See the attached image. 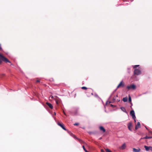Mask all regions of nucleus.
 Returning a JSON list of instances; mask_svg holds the SVG:
<instances>
[{
    "label": "nucleus",
    "mask_w": 152,
    "mask_h": 152,
    "mask_svg": "<svg viewBox=\"0 0 152 152\" xmlns=\"http://www.w3.org/2000/svg\"><path fill=\"white\" fill-rule=\"evenodd\" d=\"M106 152H112L111 151L108 149H106Z\"/></svg>",
    "instance_id": "nucleus-22"
},
{
    "label": "nucleus",
    "mask_w": 152,
    "mask_h": 152,
    "mask_svg": "<svg viewBox=\"0 0 152 152\" xmlns=\"http://www.w3.org/2000/svg\"><path fill=\"white\" fill-rule=\"evenodd\" d=\"M132 126H133L132 122H130L128 124V127L130 131H132L131 128L132 127Z\"/></svg>",
    "instance_id": "nucleus-9"
},
{
    "label": "nucleus",
    "mask_w": 152,
    "mask_h": 152,
    "mask_svg": "<svg viewBox=\"0 0 152 152\" xmlns=\"http://www.w3.org/2000/svg\"><path fill=\"white\" fill-rule=\"evenodd\" d=\"M79 125V123H76L74 124V125L75 126H78Z\"/></svg>",
    "instance_id": "nucleus-26"
},
{
    "label": "nucleus",
    "mask_w": 152,
    "mask_h": 152,
    "mask_svg": "<svg viewBox=\"0 0 152 152\" xmlns=\"http://www.w3.org/2000/svg\"><path fill=\"white\" fill-rule=\"evenodd\" d=\"M102 139V137H100V138L99 139V140H100L101 139Z\"/></svg>",
    "instance_id": "nucleus-32"
},
{
    "label": "nucleus",
    "mask_w": 152,
    "mask_h": 152,
    "mask_svg": "<svg viewBox=\"0 0 152 152\" xmlns=\"http://www.w3.org/2000/svg\"><path fill=\"white\" fill-rule=\"evenodd\" d=\"M46 104L51 109H52L53 108V106L52 105V104L48 102H46Z\"/></svg>",
    "instance_id": "nucleus-15"
},
{
    "label": "nucleus",
    "mask_w": 152,
    "mask_h": 152,
    "mask_svg": "<svg viewBox=\"0 0 152 152\" xmlns=\"http://www.w3.org/2000/svg\"><path fill=\"white\" fill-rule=\"evenodd\" d=\"M2 50V48L1 46V44H0V50Z\"/></svg>",
    "instance_id": "nucleus-29"
},
{
    "label": "nucleus",
    "mask_w": 152,
    "mask_h": 152,
    "mask_svg": "<svg viewBox=\"0 0 152 152\" xmlns=\"http://www.w3.org/2000/svg\"><path fill=\"white\" fill-rule=\"evenodd\" d=\"M129 101L130 103L132 104V103H131V96L129 95Z\"/></svg>",
    "instance_id": "nucleus-20"
},
{
    "label": "nucleus",
    "mask_w": 152,
    "mask_h": 152,
    "mask_svg": "<svg viewBox=\"0 0 152 152\" xmlns=\"http://www.w3.org/2000/svg\"><path fill=\"white\" fill-rule=\"evenodd\" d=\"M111 106H112H112H113V105H112V104H111Z\"/></svg>",
    "instance_id": "nucleus-33"
},
{
    "label": "nucleus",
    "mask_w": 152,
    "mask_h": 152,
    "mask_svg": "<svg viewBox=\"0 0 152 152\" xmlns=\"http://www.w3.org/2000/svg\"><path fill=\"white\" fill-rule=\"evenodd\" d=\"M64 114L65 115H66V114L64 112Z\"/></svg>",
    "instance_id": "nucleus-34"
},
{
    "label": "nucleus",
    "mask_w": 152,
    "mask_h": 152,
    "mask_svg": "<svg viewBox=\"0 0 152 152\" xmlns=\"http://www.w3.org/2000/svg\"><path fill=\"white\" fill-rule=\"evenodd\" d=\"M141 74L140 70L138 69H135L134 71V74L137 75H139Z\"/></svg>",
    "instance_id": "nucleus-4"
},
{
    "label": "nucleus",
    "mask_w": 152,
    "mask_h": 152,
    "mask_svg": "<svg viewBox=\"0 0 152 152\" xmlns=\"http://www.w3.org/2000/svg\"><path fill=\"white\" fill-rule=\"evenodd\" d=\"M121 110L122 111H123V112H125V113L126 112V109H125V108L124 107H121Z\"/></svg>",
    "instance_id": "nucleus-17"
},
{
    "label": "nucleus",
    "mask_w": 152,
    "mask_h": 152,
    "mask_svg": "<svg viewBox=\"0 0 152 152\" xmlns=\"http://www.w3.org/2000/svg\"><path fill=\"white\" fill-rule=\"evenodd\" d=\"M101 152H105L104 151L103 149H101Z\"/></svg>",
    "instance_id": "nucleus-30"
},
{
    "label": "nucleus",
    "mask_w": 152,
    "mask_h": 152,
    "mask_svg": "<svg viewBox=\"0 0 152 152\" xmlns=\"http://www.w3.org/2000/svg\"><path fill=\"white\" fill-rule=\"evenodd\" d=\"M55 100L56 101V104H58V103L59 102V100H58L57 99H55Z\"/></svg>",
    "instance_id": "nucleus-19"
},
{
    "label": "nucleus",
    "mask_w": 152,
    "mask_h": 152,
    "mask_svg": "<svg viewBox=\"0 0 152 152\" xmlns=\"http://www.w3.org/2000/svg\"><path fill=\"white\" fill-rule=\"evenodd\" d=\"M81 88L82 89H85V90H86V89H88V88H87L86 87H85V86L82 87ZM88 90L86 91V93L87 94L88 93V91H89L90 92V93H91V94L92 95H93V93H92V90L91 88H88Z\"/></svg>",
    "instance_id": "nucleus-2"
},
{
    "label": "nucleus",
    "mask_w": 152,
    "mask_h": 152,
    "mask_svg": "<svg viewBox=\"0 0 152 152\" xmlns=\"http://www.w3.org/2000/svg\"><path fill=\"white\" fill-rule=\"evenodd\" d=\"M140 149L139 148L137 149L134 148H133V152H140Z\"/></svg>",
    "instance_id": "nucleus-13"
},
{
    "label": "nucleus",
    "mask_w": 152,
    "mask_h": 152,
    "mask_svg": "<svg viewBox=\"0 0 152 152\" xmlns=\"http://www.w3.org/2000/svg\"><path fill=\"white\" fill-rule=\"evenodd\" d=\"M54 114L56 115V113H54Z\"/></svg>",
    "instance_id": "nucleus-36"
},
{
    "label": "nucleus",
    "mask_w": 152,
    "mask_h": 152,
    "mask_svg": "<svg viewBox=\"0 0 152 152\" xmlns=\"http://www.w3.org/2000/svg\"><path fill=\"white\" fill-rule=\"evenodd\" d=\"M152 138V137H148L147 136H146L145 137L143 138H141V139H151Z\"/></svg>",
    "instance_id": "nucleus-16"
},
{
    "label": "nucleus",
    "mask_w": 152,
    "mask_h": 152,
    "mask_svg": "<svg viewBox=\"0 0 152 152\" xmlns=\"http://www.w3.org/2000/svg\"><path fill=\"white\" fill-rule=\"evenodd\" d=\"M139 66V65H135L134 66L133 68L135 69L137 67Z\"/></svg>",
    "instance_id": "nucleus-25"
},
{
    "label": "nucleus",
    "mask_w": 152,
    "mask_h": 152,
    "mask_svg": "<svg viewBox=\"0 0 152 152\" xmlns=\"http://www.w3.org/2000/svg\"><path fill=\"white\" fill-rule=\"evenodd\" d=\"M123 1L125 2V1H127V2H129V0H123Z\"/></svg>",
    "instance_id": "nucleus-28"
},
{
    "label": "nucleus",
    "mask_w": 152,
    "mask_h": 152,
    "mask_svg": "<svg viewBox=\"0 0 152 152\" xmlns=\"http://www.w3.org/2000/svg\"><path fill=\"white\" fill-rule=\"evenodd\" d=\"M36 83H40V84H41L42 83L40 82V81L39 80H37L36 81Z\"/></svg>",
    "instance_id": "nucleus-23"
},
{
    "label": "nucleus",
    "mask_w": 152,
    "mask_h": 152,
    "mask_svg": "<svg viewBox=\"0 0 152 152\" xmlns=\"http://www.w3.org/2000/svg\"><path fill=\"white\" fill-rule=\"evenodd\" d=\"M123 100L124 102H126L127 101V98L124 97L123 98Z\"/></svg>",
    "instance_id": "nucleus-18"
},
{
    "label": "nucleus",
    "mask_w": 152,
    "mask_h": 152,
    "mask_svg": "<svg viewBox=\"0 0 152 152\" xmlns=\"http://www.w3.org/2000/svg\"><path fill=\"white\" fill-rule=\"evenodd\" d=\"M134 122L135 123L136 122V121L135 120V119H134Z\"/></svg>",
    "instance_id": "nucleus-31"
},
{
    "label": "nucleus",
    "mask_w": 152,
    "mask_h": 152,
    "mask_svg": "<svg viewBox=\"0 0 152 152\" xmlns=\"http://www.w3.org/2000/svg\"><path fill=\"white\" fill-rule=\"evenodd\" d=\"M146 129H147V128H146Z\"/></svg>",
    "instance_id": "nucleus-37"
},
{
    "label": "nucleus",
    "mask_w": 152,
    "mask_h": 152,
    "mask_svg": "<svg viewBox=\"0 0 152 152\" xmlns=\"http://www.w3.org/2000/svg\"><path fill=\"white\" fill-rule=\"evenodd\" d=\"M130 115L132 116L133 119H135L136 118V116L135 115L134 111L133 110H131L130 111Z\"/></svg>",
    "instance_id": "nucleus-6"
},
{
    "label": "nucleus",
    "mask_w": 152,
    "mask_h": 152,
    "mask_svg": "<svg viewBox=\"0 0 152 152\" xmlns=\"http://www.w3.org/2000/svg\"><path fill=\"white\" fill-rule=\"evenodd\" d=\"M125 85L124 82L123 81H121L118 86L117 88H118L120 87H123Z\"/></svg>",
    "instance_id": "nucleus-5"
},
{
    "label": "nucleus",
    "mask_w": 152,
    "mask_h": 152,
    "mask_svg": "<svg viewBox=\"0 0 152 152\" xmlns=\"http://www.w3.org/2000/svg\"><path fill=\"white\" fill-rule=\"evenodd\" d=\"M50 97L52 99H53L55 100V99H56L57 98H58V97H57V96H55V98L54 97H53V96H51Z\"/></svg>",
    "instance_id": "nucleus-21"
},
{
    "label": "nucleus",
    "mask_w": 152,
    "mask_h": 152,
    "mask_svg": "<svg viewBox=\"0 0 152 152\" xmlns=\"http://www.w3.org/2000/svg\"><path fill=\"white\" fill-rule=\"evenodd\" d=\"M2 61L6 63H10L11 64V65H12L10 61L7 58H6L3 54L0 53V64L2 63Z\"/></svg>",
    "instance_id": "nucleus-1"
},
{
    "label": "nucleus",
    "mask_w": 152,
    "mask_h": 152,
    "mask_svg": "<svg viewBox=\"0 0 152 152\" xmlns=\"http://www.w3.org/2000/svg\"><path fill=\"white\" fill-rule=\"evenodd\" d=\"M144 147L147 151H148L150 150L151 151L152 148V147L151 146H147L146 145H144Z\"/></svg>",
    "instance_id": "nucleus-8"
},
{
    "label": "nucleus",
    "mask_w": 152,
    "mask_h": 152,
    "mask_svg": "<svg viewBox=\"0 0 152 152\" xmlns=\"http://www.w3.org/2000/svg\"><path fill=\"white\" fill-rule=\"evenodd\" d=\"M54 114L56 115V113H54Z\"/></svg>",
    "instance_id": "nucleus-35"
},
{
    "label": "nucleus",
    "mask_w": 152,
    "mask_h": 152,
    "mask_svg": "<svg viewBox=\"0 0 152 152\" xmlns=\"http://www.w3.org/2000/svg\"><path fill=\"white\" fill-rule=\"evenodd\" d=\"M136 88V86L134 84L130 85L129 86H128L127 87V88L128 90H129L130 89H132V90H134Z\"/></svg>",
    "instance_id": "nucleus-3"
},
{
    "label": "nucleus",
    "mask_w": 152,
    "mask_h": 152,
    "mask_svg": "<svg viewBox=\"0 0 152 152\" xmlns=\"http://www.w3.org/2000/svg\"><path fill=\"white\" fill-rule=\"evenodd\" d=\"M126 146L125 143H124L119 148L120 149L123 150L125 149L126 148Z\"/></svg>",
    "instance_id": "nucleus-10"
},
{
    "label": "nucleus",
    "mask_w": 152,
    "mask_h": 152,
    "mask_svg": "<svg viewBox=\"0 0 152 152\" xmlns=\"http://www.w3.org/2000/svg\"><path fill=\"white\" fill-rule=\"evenodd\" d=\"M99 129L100 130L102 131L103 132H105L106 131L105 129L102 126H99Z\"/></svg>",
    "instance_id": "nucleus-14"
},
{
    "label": "nucleus",
    "mask_w": 152,
    "mask_h": 152,
    "mask_svg": "<svg viewBox=\"0 0 152 152\" xmlns=\"http://www.w3.org/2000/svg\"><path fill=\"white\" fill-rule=\"evenodd\" d=\"M83 148L85 152H88V151L86 150V149L84 145L83 146Z\"/></svg>",
    "instance_id": "nucleus-24"
},
{
    "label": "nucleus",
    "mask_w": 152,
    "mask_h": 152,
    "mask_svg": "<svg viewBox=\"0 0 152 152\" xmlns=\"http://www.w3.org/2000/svg\"><path fill=\"white\" fill-rule=\"evenodd\" d=\"M140 123L139 122H138L137 123V125L135 127V129L136 130L137 129L139 128H140Z\"/></svg>",
    "instance_id": "nucleus-12"
},
{
    "label": "nucleus",
    "mask_w": 152,
    "mask_h": 152,
    "mask_svg": "<svg viewBox=\"0 0 152 152\" xmlns=\"http://www.w3.org/2000/svg\"><path fill=\"white\" fill-rule=\"evenodd\" d=\"M58 125L60 126L63 129H64L65 130H66V129L64 127V125L63 123H58Z\"/></svg>",
    "instance_id": "nucleus-11"
},
{
    "label": "nucleus",
    "mask_w": 152,
    "mask_h": 152,
    "mask_svg": "<svg viewBox=\"0 0 152 152\" xmlns=\"http://www.w3.org/2000/svg\"><path fill=\"white\" fill-rule=\"evenodd\" d=\"M118 97V95H117L116 96L114 97L113 98V100H115V99H116V97Z\"/></svg>",
    "instance_id": "nucleus-27"
},
{
    "label": "nucleus",
    "mask_w": 152,
    "mask_h": 152,
    "mask_svg": "<svg viewBox=\"0 0 152 152\" xmlns=\"http://www.w3.org/2000/svg\"><path fill=\"white\" fill-rule=\"evenodd\" d=\"M71 135L73 136L75 138L77 139L80 143L84 142L82 140L79 138H77L75 135H74L72 133H71Z\"/></svg>",
    "instance_id": "nucleus-7"
}]
</instances>
